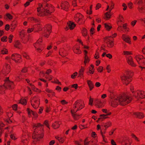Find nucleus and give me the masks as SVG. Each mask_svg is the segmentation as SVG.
<instances>
[{"instance_id": "obj_1", "label": "nucleus", "mask_w": 145, "mask_h": 145, "mask_svg": "<svg viewBox=\"0 0 145 145\" xmlns=\"http://www.w3.org/2000/svg\"><path fill=\"white\" fill-rule=\"evenodd\" d=\"M131 99L128 95L124 94L116 97H111L109 104L114 107H116L119 104L124 106L129 103Z\"/></svg>"}, {"instance_id": "obj_2", "label": "nucleus", "mask_w": 145, "mask_h": 145, "mask_svg": "<svg viewBox=\"0 0 145 145\" xmlns=\"http://www.w3.org/2000/svg\"><path fill=\"white\" fill-rule=\"evenodd\" d=\"M52 7L50 5L46 4L43 7L42 5L39 4L37 8L38 15L39 16L46 15L50 14L53 11Z\"/></svg>"}, {"instance_id": "obj_3", "label": "nucleus", "mask_w": 145, "mask_h": 145, "mask_svg": "<svg viewBox=\"0 0 145 145\" xmlns=\"http://www.w3.org/2000/svg\"><path fill=\"white\" fill-rule=\"evenodd\" d=\"M39 127L42 128V125L40 123H38L37 125H35L34 126L33 129L35 131L32 137L34 140L33 142L35 144L36 142L39 141L43 137V132L40 131H38L39 129H40V128Z\"/></svg>"}, {"instance_id": "obj_4", "label": "nucleus", "mask_w": 145, "mask_h": 145, "mask_svg": "<svg viewBox=\"0 0 145 145\" xmlns=\"http://www.w3.org/2000/svg\"><path fill=\"white\" fill-rule=\"evenodd\" d=\"M132 75L131 72L127 71L126 72V74H124L121 76V78L123 83L125 85H127L131 81V78Z\"/></svg>"}, {"instance_id": "obj_5", "label": "nucleus", "mask_w": 145, "mask_h": 145, "mask_svg": "<svg viewBox=\"0 0 145 145\" xmlns=\"http://www.w3.org/2000/svg\"><path fill=\"white\" fill-rule=\"evenodd\" d=\"M13 82L10 81L9 78H7L5 80V85L3 86H0V93L3 94L5 89H12L14 87Z\"/></svg>"}, {"instance_id": "obj_6", "label": "nucleus", "mask_w": 145, "mask_h": 145, "mask_svg": "<svg viewBox=\"0 0 145 145\" xmlns=\"http://www.w3.org/2000/svg\"><path fill=\"white\" fill-rule=\"evenodd\" d=\"M135 58L140 65L139 67L142 69H145V67H142L145 64V59L143 57V56H139L138 55H136L135 56Z\"/></svg>"}, {"instance_id": "obj_7", "label": "nucleus", "mask_w": 145, "mask_h": 145, "mask_svg": "<svg viewBox=\"0 0 145 145\" xmlns=\"http://www.w3.org/2000/svg\"><path fill=\"white\" fill-rule=\"evenodd\" d=\"M131 90L133 93L134 96L137 99H138L139 98H144L145 97L144 91H141L140 90H137L134 93V91L132 90L131 89Z\"/></svg>"}, {"instance_id": "obj_8", "label": "nucleus", "mask_w": 145, "mask_h": 145, "mask_svg": "<svg viewBox=\"0 0 145 145\" xmlns=\"http://www.w3.org/2000/svg\"><path fill=\"white\" fill-rule=\"evenodd\" d=\"M31 103L32 106L35 109L37 108L39 103L38 99L36 97H33L31 99Z\"/></svg>"}, {"instance_id": "obj_9", "label": "nucleus", "mask_w": 145, "mask_h": 145, "mask_svg": "<svg viewBox=\"0 0 145 145\" xmlns=\"http://www.w3.org/2000/svg\"><path fill=\"white\" fill-rule=\"evenodd\" d=\"M52 26L50 25H47L46 27L43 29H41V30L43 31V34L44 36L48 37L51 32V29Z\"/></svg>"}, {"instance_id": "obj_10", "label": "nucleus", "mask_w": 145, "mask_h": 145, "mask_svg": "<svg viewBox=\"0 0 145 145\" xmlns=\"http://www.w3.org/2000/svg\"><path fill=\"white\" fill-rule=\"evenodd\" d=\"M80 100H77L76 101L74 104L73 105L74 108H79V109H82L84 106L81 103Z\"/></svg>"}, {"instance_id": "obj_11", "label": "nucleus", "mask_w": 145, "mask_h": 145, "mask_svg": "<svg viewBox=\"0 0 145 145\" xmlns=\"http://www.w3.org/2000/svg\"><path fill=\"white\" fill-rule=\"evenodd\" d=\"M139 5L138 8L139 11L141 13H143L144 12V8L143 7L144 5L143 4V1L142 0H139L138 2Z\"/></svg>"}, {"instance_id": "obj_12", "label": "nucleus", "mask_w": 145, "mask_h": 145, "mask_svg": "<svg viewBox=\"0 0 145 145\" xmlns=\"http://www.w3.org/2000/svg\"><path fill=\"white\" fill-rule=\"evenodd\" d=\"M105 42L107 44L108 47H112L114 46V43L113 41L111 40L109 37H106L105 39Z\"/></svg>"}, {"instance_id": "obj_13", "label": "nucleus", "mask_w": 145, "mask_h": 145, "mask_svg": "<svg viewBox=\"0 0 145 145\" xmlns=\"http://www.w3.org/2000/svg\"><path fill=\"white\" fill-rule=\"evenodd\" d=\"M21 58V56L19 54H13L11 56V59L14 60L16 63H18L19 58Z\"/></svg>"}, {"instance_id": "obj_14", "label": "nucleus", "mask_w": 145, "mask_h": 145, "mask_svg": "<svg viewBox=\"0 0 145 145\" xmlns=\"http://www.w3.org/2000/svg\"><path fill=\"white\" fill-rule=\"evenodd\" d=\"M41 39H39L37 41V42L35 43L34 44V46L35 48L37 49V51L40 52L43 49V48H40V44L39 42H41Z\"/></svg>"}, {"instance_id": "obj_15", "label": "nucleus", "mask_w": 145, "mask_h": 145, "mask_svg": "<svg viewBox=\"0 0 145 145\" xmlns=\"http://www.w3.org/2000/svg\"><path fill=\"white\" fill-rule=\"evenodd\" d=\"M128 63L133 67H135L136 65L134 63L133 59L131 56H129V57L126 59Z\"/></svg>"}, {"instance_id": "obj_16", "label": "nucleus", "mask_w": 145, "mask_h": 145, "mask_svg": "<svg viewBox=\"0 0 145 145\" xmlns=\"http://www.w3.org/2000/svg\"><path fill=\"white\" fill-rule=\"evenodd\" d=\"M102 110L103 112L106 113V115L102 114V115H100V116H101L102 117L99 118V120H100V119H101V118L105 119V118H106V116L109 115L111 114V113L110 112L108 113L107 111V110L106 109H102Z\"/></svg>"}, {"instance_id": "obj_17", "label": "nucleus", "mask_w": 145, "mask_h": 145, "mask_svg": "<svg viewBox=\"0 0 145 145\" xmlns=\"http://www.w3.org/2000/svg\"><path fill=\"white\" fill-rule=\"evenodd\" d=\"M83 16L80 13H78L74 17V20L77 22H78L82 20Z\"/></svg>"}, {"instance_id": "obj_18", "label": "nucleus", "mask_w": 145, "mask_h": 145, "mask_svg": "<svg viewBox=\"0 0 145 145\" xmlns=\"http://www.w3.org/2000/svg\"><path fill=\"white\" fill-rule=\"evenodd\" d=\"M122 38L124 41H125L126 42L130 44L131 38L130 37H129L128 36H126L125 35H122Z\"/></svg>"}, {"instance_id": "obj_19", "label": "nucleus", "mask_w": 145, "mask_h": 145, "mask_svg": "<svg viewBox=\"0 0 145 145\" xmlns=\"http://www.w3.org/2000/svg\"><path fill=\"white\" fill-rule=\"evenodd\" d=\"M69 4L68 2H65L61 4V6L62 8L65 10H67L68 8Z\"/></svg>"}, {"instance_id": "obj_20", "label": "nucleus", "mask_w": 145, "mask_h": 145, "mask_svg": "<svg viewBox=\"0 0 145 145\" xmlns=\"http://www.w3.org/2000/svg\"><path fill=\"white\" fill-rule=\"evenodd\" d=\"M133 114L136 117L140 119L144 117L143 113L140 112H134Z\"/></svg>"}, {"instance_id": "obj_21", "label": "nucleus", "mask_w": 145, "mask_h": 145, "mask_svg": "<svg viewBox=\"0 0 145 145\" xmlns=\"http://www.w3.org/2000/svg\"><path fill=\"white\" fill-rule=\"evenodd\" d=\"M27 110L29 116H31V114H32L35 118H37V117L38 114L36 112L32 111L29 109H28Z\"/></svg>"}, {"instance_id": "obj_22", "label": "nucleus", "mask_w": 145, "mask_h": 145, "mask_svg": "<svg viewBox=\"0 0 145 145\" xmlns=\"http://www.w3.org/2000/svg\"><path fill=\"white\" fill-rule=\"evenodd\" d=\"M71 113L72 114V116L74 120H77L79 118L80 116L79 115H77L76 114L74 113L72 110L71 111Z\"/></svg>"}, {"instance_id": "obj_23", "label": "nucleus", "mask_w": 145, "mask_h": 145, "mask_svg": "<svg viewBox=\"0 0 145 145\" xmlns=\"http://www.w3.org/2000/svg\"><path fill=\"white\" fill-rule=\"evenodd\" d=\"M67 24L68 26L69 27V28L71 29H73L74 27L75 26V25L74 24V23L72 22H69Z\"/></svg>"}, {"instance_id": "obj_24", "label": "nucleus", "mask_w": 145, "mask_h": 145, "mask_svg": "<svg viewBox=\"0 0 145 145\" xmlns=\"http://www.w3.org/2000/svg\"><path fill=\"white\" fill-rule=\"evenodd\" d=\"M88 84L89 88L90 90H91L94 87V84L90 80H88Z\"/></svg>"}, {"instance_id": "obj_25", "label": "nucleus", "mask_w": 145, "mask_h": 145, "mask_svg": "<svg viewBox=\"0 0 145 145\" xmlns=\"http://www.w3.org/2000/svg\"><path fill=\"white\" fill-rule=\"evenodd\" d=\"M60 123L57 122H56L53 123L52 125V127L54 129H56L59 128V126Z\"/></svg>"}, {"instance_id": "obj_26", "label": "nucleus", "mask_w": 145, "mask_h": 145, "mask_svg": "<svg viewBox=\"0 0 145 145\" xmlns=\"http://www.w3.org/2000/svg\"><path fill=\"white\" fill-rule=\"evenodd\" d=\"M94 66L91 65V67H90L89 69V72L91 74H93L94 72Z\"/></svg>"}, {"instance_id": "obj_27", "label": "nucleus", "mask_w": 145, "mask_h": 145, "mask_svg": "<svg viewBox=\"0 0 145 145\" xmlns=\"http://www.w3.org/2000/svg\"><path fill=\"white\" fill-rule=\"evenodd\" d=\"M109 24H104L105 27V28L108 30H109L110 29L112 28V26L110 25Z\"/></svg>"}, {"instance_id": "obj_28", "label": "nucleus", "mask_w": 145, "mask_h": 145, "mask_svg": "<svg viewBox=\"0 0 145 145\" xmlns=\"http://www.w3.org/2000/svg\"><path fill=\"white\" fill-rule=\"evenodd\" d=\"M20 103L22 105H25L26 104V100L25 99H22L20 101Z\"/></svg>"}, {"instance_id": "obj_29", "label": "nucleus", "mask_w": 145, "mask_h": 145, "mask_svg": "<svg viewBox=\"0 0 145 145\" xmlns=\"http://www.w3.org/2000/svg\"><path fill=\"white\" fill-rule=\"evenodd\" d=\"M122 145H128L127 141L125 140H123L120 142ZM130 144L129 145H130Z\"/></svg>"}, {"instance_id": "obj_30", "label": "nucleus", "mask_w": 145, "mask_h": 145, "mask_svg": "<svg viewBox=\"0 0 145 145\" xmlns=\"http://www.w3.org/2000/svg\"><path fill=\"white\" fill-rule=\"evenodd\" d=\"M102 103L101 101L100 100H99L98 99L96 100V105L97 106L98 108H100L101 107V106L100 105Z\"/></svg>"}, {"instance_id": "obj_31", "label": "nucleus", "mask_w": 145, "mask_h": 145, "mask_svg": "<svg viewBox=\"0 0 145 145\" xmlns=\"http://www.w3.org/2000/svg\"><path fill=\"white\" fill-rule=\"evenodd\" d=\"M73 50L74 53L77 54H80L81 52V51L78 48L74 49Z\"/></svg>"}, {"instance_id": "obj_32", "label": "nucleus", "mask_w": 145, "mask_h": 145, "mask_svg": "<svg viewBox=\"0 0 145 145\" xmlns=\"http://www.w3.org/2000/svg\"><path fill=\"white\" fill-rule=\"evenodd\" d=\"M56 139H57L60 142L63 143L64 141V139L62 137H56Z\"/></svg>"}, {"instance_id": "obj_33", "label": "nucleus", "mask_w": 145, "mask_h": 145, "mask_svg": "<svg viewBox=\"0 0 145 145\" xmlns=\"http://www.w3.org/2000/svg\"><path fill=\"white\" fill-rule=\"evenodd\" d=\"M29 20H31L32 21L33 20L35 21L37 23H39V20L36 19H35L33 17H31L29 18Z\"/></svg>"}, {"instance_id": "obj_34", "label": "nucleus", "mask_w": 145, "mask_h": 145, "mask_svg": "<svg viewBox=\"0 0 145 145\" xmlns=\"http://www.w3.org/2000/svg\"><path fill=\"white\" fill-rule=\"evenodd\" d=\"M105 15L106 16V20L110 18V17L111 15H110V14L108 13V12H106L105 14Z\"/></svg>"}, {"instance_id": "obj_35", "label": "nucleus", "mask_w": 145, "mask_h": 145, "mask_svg": "<svg viewBox=\"0 0 145 145\" xmlns=\"http://www.w3.org/2000/svg\"><path fill=\"white\" fill-rule=\"evenodd\" d=\"M87 31L86 29L84 28L82 30V34L84 36H86L87 35Z\"/></svg>"}, {"instance_id": "obj_36", "label": "nucleus", "mask_w": 145, "mask_h": 145, "mask_svg": "<svg viewBox=\"0 0 145 145\" xmlns=\"http://www.w3.org/2000/svg\"><path fill=\"white\" fill-rule=\"evenodd\" d=\"M89 61V59H88V57L86 55H85V60L84 61V63L85 65L86 64V63H88Z\"/></svg>"}, {"instance_id": "obj_37", "label": "nucleus", "mask_w": 145, "mask_h": 145, "mask_svg": "<svg viewBox=\"0 0 145 145\" xmlns=\"http://www.w3.org/2000/svg\"><path fill=\"white\" fill-rule=\"evenodd\" d=\"M4 125L2 123H0V136H1L2 132V130L1 127L4 126Z\"/></svg>"}, {"instance_id": "obj_38", "label": "nucleus", "mask_w": 145, "mask_h": 145, "mask_svg": "<svg viewBox=\"0 0 145 145\" xmlns=\"http://www.w3.org/2000/svg\"><path fill=\"white\" fill-rule=\"evenodd\" d=\"M1 53L3 54H6L7 53V50L5 49L4 48L3 50H1Z\"/></svg>"}, {"instance_id": "obj_39", "label": "nucleus", "mask_w": 145, "mask_h": 145, "mask_svg": "<svg viewBox=\"0 0 145 145\" xmlns=\"http://www.w3.org/2000/svg\"><path fill=\"white\" fill-rule=\"evenodd\" d=\"M7 37L4 36L2 38L1 40L3 42L6 41L7 40Z\"/></svg>"}, {"instance_id": "obj_40", "label": "nucleus", "mask_w": 145, "mask_h": 145, "mask_svg": "<svg viewBox=\"0 0 145 145\" xmlns=\"http://www.w3.org/2000/svg\"><path fill=\"white\" fill-rule=\"evenodd\" d=\"M35 27H34L33 28H28L27 30V32L28 33H31L33 30L34 29H35Z\"/></svg>"}, {"instance_id": "obj_41", "label": "nucleus", "mask_w": 145, "mask_h": 145, "mask_svg": "<svg viewBox=\"0 0 145 145\" xmlns=\"http://www.w3.org/2000/svg\"><path fill=\"white\" fill-rule=\"evenodd\" d=\"M40 77L45 76V74L43 71H41L40 72Z\"/></svg>"}, {"instance_id": "obj_42", "label": "nucleus", "mask_w": 145, "mask_h": 145, "mask_svg": "<svg viewBox=\"0 0 145 145\" xmlns=\"http://www.w3.org/2000/svg\"><path fill=\"white\" fill-rule=\"evenodd\" d=\"M78 73L76 72H75V73H73L71 75V77L72 78H74V77L77 75Z\"/></svg>"}, {"instance_id": "obj_43", "label": "nucleus", "mask_w": 145, "mask_h": 145, "mask_svg": "<svg viewBox=\"0 0 145 145\" xmlns=\"http://www.w3.org/2000/svg\"><path fill=\"white\" fill-rule=\"evenodd\" d=\"M132 137L134 138L135 140L138 141H139V140L137 138L134 134H132L131 135Z\"/></svg>"}, {"instance_id": "obj_44", "label": "nucleus", "mask_w": 145, "mask_h": 145, "mask_svg": "<svg viewBox=\"0 0 145 145\" xmlns=\"http://www.w3.org/2000/svg\"><path fill=\"white\" fill-rule=\"evenodd\" d=\"M12 108H13V109L14 110H16L17 108V105L16 104H15L14 105L12 106Z\"/></svg>"}, {"instance_id": "obj_45", "label": "nucleus", "mask_w": 145, "mask_h": 145, "mask_svg": "<svg viewBox=\"0 0 145 145\" xmlns=\"http://www.w3.org/2000/svg\"><path fill=\"white\" fill-rule=\"evenodd\" d=\"M7 17L10 19H12V16L11 14H7Z\"/></svg>"}, {"instance_id": "obj_46", "label": "nucleus", "mask_w": 145, "mask_h": 145, "mask_svg": "<svg viewBox=\"0 0 145 145\" xmlns=\"http://www.w3.org/2000/svg\"><path fill=\"white\" fill-rule=\"evenodd\" d=\"M13 37V35H10L8 38L9 41L10 42H11L12 40V39Z\"/></svg>"}, {"instance_id": "obj_47", "label": "nucleus", "mask_w": 145, "mask_h": 145, "mask_svg": "<svg viewBox=\"0 0 145 145\" xmlns=\"http://www.w3.org/2000/svg\"><path fill=\"white\" fill-rule=\"evenodd\" d=\"M15 24H14L12 23L11 24L10 26V28L12 29H13L15 27V26H14Z\"/></svg>"}, {"instance_id": "obj_48", "label": "nucleus", "mask_w": 145, "mask_h": 145, "mask_svg": "<svg viewBox=\"0 0 145 145\" xmlns=\"http://www.w3.org/2000/svg\"><path fill=\"white\" fill-rule=\"evenodd\" d=\"M103 68L102 67H99L97 70L99 72H101L103 71Z\"/></svg>"}, {"instance_id": "obj_49", "label": "nucleus", "mask_w": 145, "mask_h": 145, "mask_svg": "<svg viewBox=\"0 0 145 145\" xmlns=\"http://www.w3.org/2000/svg\"><path fill=\"white\" fill-rule=\"evenodd\" d=\"M50 94H48V95L49 97H50V96L51 95H52V96H54V93L52 91H51V92L50 93Z\"/></svg>"}, {"instance_id": "obj_50", "label": "nucleus", "mask_w": 145, "mask_h": 145, "mask_svg": "<svg viewBox=\"0 0 145 145\" xmlns=\"http://www.w3.org/2000/svg\"><path fill=\"white\" fill-rule=\"evenodd\" d=\"M110 125V123H106V124L104 126L106 128H107Z\"/></svg>"}, {"instance_id": "obj_51", "label": "nucleus", "mask_w": 145, "mask_h": 145, "mask_svg": "<svg viewBox=\"0 0 145 145\" xmlns=\"http://www.w3.org/2000/svg\"><path fill=\"white\" fill-rule=\"evenodd\" d=\"M133 5V3L131 2H130L128 4V7L129 8H132V6Z\"/></svg>"}, {"instance_id": "obj_52", "label": "nucleus", "mask_w": 145, "mask_h": 145, "mask_svg": "<svg viewBox=\"0 0 145 145\" xmlns=\"http://www.w3.org/2000/svg\"><path fill=\"white\" fill-rule=\"evenodd\" d=\"M20 44V43L18 41H17L16 42V44L15 45V46L16 48H18V45H19Z\"/></svg>"}, {"instance_id": "obj_53", "label": "nucleus", "mask_w": 145, "mask_h": 145, "mask_svg": "<svg viewBox=\"0 0 145 145\" xmlns=\"http://www.w3.org/2000/svg\"><path fill=\"white\" fill-rule=\"evenodd\" d=\"M45 77L46 79H48L49 80H50L52 78V76H49V77H48L47 76H45Z\"/></svg>"}, {"instance_id": "obj_54", "label": "nucleus", "mask_w": 145, "mask_h": 145, "mask_svg": "<svg viewBox=\"0 0 145 145\" xmlns=\"http://www.w3.org/2000/svg\"><path fill=\"white\" fill-rule=\"evenodd\" d=\"M10 28L9 25L8 24H7L6 25L5 27V29L7 30H8Z\"/></svg>"}, {"instance_id": "obj_55", "label": "nucleus", "mask_w": 145, "mask_h": 145, "mask_svg": "<svg viewBox=\"0 0 145 145\" xmlns=\"http://www.w3.org/2000/svg\"><path fill=\"white\" fill-rule=\"evenodd\" d=\"M110 67V65H107V67H106V69L107 71V72H109L110 71V67Z\"/></svg>"}, {"instance_id": "obj_56", "label": "nucleus", "mask_w": 145, "mask_h": 145, "mask_svg": "<svg viewBox=\"0 0 145 145\" xmlns=\"http://www.w3.org/2000/svg\"><path fill=\"white\" fill-rule=\"evenodd\" d=\"M93 99H91L90 98V99L89 100V104L91 105H92V103L93 102Z\"/></svg>"}, {"instance_id": "obj_57", "label": "nucleus", "mask_w": 145, "mask_h": 145, "mask_svg": "<svg viewBox=\"0 0 145 145\" xmlns=\"http://www.w3.org/2000/svg\"><path fill=\"white\" fill-rule=\"evenodd\" d=\"M124 54L125 55H129V54H131V53L130 52H127V51H124Z\"/></svg>"}, {"instance_id": "obj_58", "label": "nucleus", "mask_w": 145, "mask_h": 145, "mask_svg": "<svg viewBox=\"0 0 145 145\" xmlns=\"http://www.w3.org/2000/svg\"><path fill=\"white\" fill-rule=\"evenodd\" d=\"M61 103L63 105H64V104H66L67 103V102H66L65 100H64L61 101Z\"/></svg>"}, {"instance_id": "obj_59", "label": "nucleus", "mask_w": 145, "mask_h": 145, "mask_svg": "<svg viewBox=\"0 0 145 145\" xmlns=\"http://www.w3.org/2000/svg\"><path fill=\"white\" fill-rule=\"evenodd\" d=\"M101 85L100 83L99 82H97L95 83V86L97 87H99Z\"/></svg>"}, {"instance_id": "obj_60", "label": "nucleus", "mask_w": 145, "mask_h": 145, "mask_svg": "<svg viewBox=\"0 0 145 145\" xmlns=\"http://www.w3.org/2000/svg\"><path fill=\"white\" fill-rule=\"evenodd\" d=\"M78 85L77 84H75L72 85V87L73 88H74L75 89H76L77 88Z\"/></svg>"}, {"instance_id": "obj_61", "label": "nucleus", "mask_w": 145, "mask_h": 145, "mask_svg": "<svg viewBox=\"0 0 145 145\" xmlns=\"http://www.w3.org/2000/svg\"><path fill=\"white\" fill-rule=\"evenodd\" d=\"M51 71H52L50 69H49L47 70V71L46 72V73L47 74H48L50 73L51 72Z\"/></svg>"}, {"instance_id": "obj_62", "label": "nucleus", "mask_w": 145, "mask_h": 145, "mask_svg": "<svg viewBox=\"0 0 145 145\" xmlns=\"http://www.w3.org/2000/svg\"><path fill=\"white\" fill-rule=\"evenodd\" d=\"M106 56L107 57H108L110 59L112 57V56L110 54H106Z\"/></svg>"}, {"instance_id": "obj_63", "label": "nucleus", "mask_w": 145, "mask_h": 145, "mask_svg": "<svg viewBox=\"0 0 145 145\" xmlns=\"http://www.w3.org/2000/svg\"><path fill=\"white\" fill-rule=\"evenodd\" d=\"M55 141L54 140H52L51 141L50 143H49V145H53L54 143H55Z\"/></svg>"}, {"instance_id": "obj_64", "label": "nucleus", "mask_w": 145, "mask_h": 145, "mask_svg": "<svg viewBox=\"0 0 145 145\" xmlns=\"http://www.w3.org/2000/svg\"><path fill=\"white\" fill-rule=\"evenodd\" d=\"M75 144L77 145H82L78 141H75Z\"/></svg>"}]
</instances>
